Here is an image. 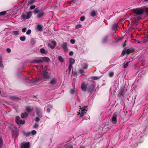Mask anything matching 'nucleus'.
<instances>
[{"instance_id": "1", "label": "nucleus", "mask_w": 148, "mask_h": 148, "mask_svg": "<svg viewBox=\"0 0 148 148\" xmlns=\"http://www.w3.org/2000/svg\"><path fill=\"white\" fill-rule=\"evenodd\" d=\"M132 11L134 14L139 16H141L144 12V10L142 8H137L133 9Z\"/></svg>"}, {"instance_id": "2", "label": "nucleus", "mask_w": 148, "mask_h": 148, "mask_svg": "<svg viewBox=\"0 0 148 148\" xmlns=\"http://www.w3.org/2000/svg\"><path fill=\"white\" fill-rule=\"evenodd\" d=\"M135 49L134 48H130L127 49L126 48H125L122 51L121 56H123L126 54L128 55L130 53L135 52Z\"/></svg>"}, {"instance_id": "3", "label": "nucleus", "mask_w": 148, "mask_h": 148, "mask_svg": "<svg viewBox=\"0 0 148 148\" xmlns=\"http://www.w3.org/2000/svg\"><path fill=\"white\" fill-rule=\"evenodd\" d=\"M35 111L38 116L42 118L43 116V112L41 108L36 106L35 108Z\"/></svg>"}, {"instance_id": "4", "label": "nucleus", "mask_w": 148, "mask_h": 148, "mask_svg": "<svg viewBox=\"0 0 148 148\" xmlns=\"http://www.w3.org/2000/svg\"><path fill=\"white\" fill-rule=\"evenodd\" d=\"M87 107L86 106H84L82 108H80L79 111L78 112V115L79 114L81 117H82L84 116V113H86V111H87L86 109V108Z\"/></svg>"}, {"instance_id": "5", "label": "nucleus", "mask_w": 148, "mask_h": 148, "mask_svg": "<svg viewBox=\"0 0 148 148\" xmlns=\"http://www.w3.org/2000/svg\"><path fill=\"white\" fill-rule=\"evenodd\" d=\"M32 12H29L27 14L26 16L25 14L23 13L21 15V18L23 19L24 20H25L26 19H29L31 17L32 15Z\"/></svg>"}, {"instance_id": "6", "label": "nucleus", "mask_w": 148, "mask_h": 148, "mask_svg": "<svg viewBox=\"0 0 148 148\" xmlns=\"http://www.w3.org/2000/svg\"><path fill=\"white\" fill-rule=\"evenodd\" d=\"M42 76L45 79H48L50 77V74L47 71H42Z\"/></svg>"}, {"instance_id": "7", "label": "nucleus", "mask_w": 148, "mask_h": 148, "mask_svg": "<svg viewBox=\"0 0 148 148\" xmlns=\"http://www.w3.org/2000/svg\"><path fill=\"white\" fill-rule=\"evenodd\" d=\"M125 89L124 88H122L118 90V94L117 95L118 97H124V92Z\"/></svg>"}, {"instance_id": "8", "label": "nucleus", "mask_w": 148, "mask_h": 148, "mask_svg": "<svg viewBox=\"0 0 148 148\" xmlns=\"http://www.w3.org/2000/svg\"><path fill=\"white\" fill-rule=\"evenodd\" d=\"M117 115L115 114L112 115L110 120L112 124H115L117 122Z\"/></svg>"}, {"instance_id": "9", "label": "nucleus", "mask_w": 148, "mask_h": 148, "mask_svg": "<svg viewBox=\"0 0 148 148\" xmlns=\"http://www.w3.org/2000/svg\"><path fill=\"white\" fill-rule=\"evenodd\" d=\"M30 146V143L29 142H27L22 144L21 146V148H29Z\"/></svg>"}, {"instance_id": "10", "label": "nucleus", "mask_w": 148, "mask_h": 148, "mask_svg": "<svg viewBox=\"0 0 148 148\" xmlns=\"http://www.w3.org/2000/svg\"><path fill=\"white\" fill-rule=\"evenodd\" d=\"M94 85L92 84L89 85L87 86V90L89 92H91L93 90Z\"/></svg>"}, {"instance_id": "11", "label": "nucleus", "mask_w": 148, "mask_h": 148, "mask_svg": "<svg viewBox=\"0 0 148 148\" xmlns=\"http://www.w3.org/2000/svg\"><path fill=\"white\" fill-rule=\"evenodd\" d=\"M73 144L72 143L67 144L65 145V148H73Z\"/></svg>"}, {"instance_id": "12", "label": "nucleus", "mask_w": 148, "mask_h": 148, "mask_svg": "<svg viewBox=\"0 0 148 148\" xmlns=\"http://www.w3.org/2000/svg\"><path fill=\"white\" fill-rule=\"evenodd\" d=\"M108 38V36H105L101 40V43H107Z\"/></svg>"}, {"instance_id": "13", "label": "nucleus", "mask_w": 148, "mask_h": 148, "mask_svg": "<svg viewBox=\"0 0 148 148\" xmlns=\"http://www.w3.org/2000/svg\"><path fill=\"white\" fill-rule=\"evenodd\" d=\"M9 98L13 101H18L20 100V98L15 96H9Z\"/></svg>"}, {"instance_id": "14", "label": "nucleus", "mask_w": 148, "mask_h": 148, "mask_svg": "<svg viewBox=\"0 0 148 148\" xmlns=\"http://www.w3.org/2000/svg\"><path fill=\"white\" fill-rule=\"evenodd\" d=\"M57 83L56 79L55 78H53L50 81V84L52 85H55Z\"/></svg>"}, {"instance_id": "15", "label": "nucleus", "mask_w": 148, "mask_h": 148, "mask_svg": "<svg viewBox=\"0 0 148 148\" xmlns=\"http://www.w3.org/2000/svg\"><path fill=\"white\" fill-rule=\"evenodd\" d=\"M26 110L28 112L30 113L33 110V108L32 107L28 106L26 108Z\"/></svg>"}, {"instance_id": "16", "label": "nucleus", "mask_w": 148, "mask_h": 148, "mask_svg": "<svg viewBox=\"0 0 148 148\" xmlns=\"http://www.w3.org/2000/svg\"><path fill=\"white\" fill-rule=\"evenodd\" d=\"M112 29L116 31L118 29V24L117 23L114 24L112 26Z\"/></svg>"}, {"instance_id": "17", "label": "nucleus", "mask_w": 148, "mask_h": 148, "mask_svg": "<svg viewBox=\"0 0 148 148\" xmlns=\"http://www.w3.org/2000/svg\"><path fill=\"white\" fill-rule=\"evenodd\" d=\"M81 89L84 91H85L87 89V88L84 83H83L81 85Z\"/></svg>"}, {"instance_id": "18", "label": "nucleus", "mask_w": 148, "mask_h": 148, "mask_svg": "<svg viewBox=\"0 0 148 148\" xmlns=\"http://www.w3.org/2000/svg\"><path fill=\"white\" fill-rule=\"evenodd\" d=\"M35 2L36 0H29L27 3V6H29L30 5L33 4Z\"/></svg>"}, {"instance_id": "19", "label": "nucleus", "mask_w": 148, "mask_h": 148, "mask_svg": "<svg viewBox=\"0 0 148 148\" xmlns=\"http://www.w3.org/2000/svg\"><path fill=\"white\" fill-rule=\"evenodd\" d=\"M40 52L42 54H46L48 52L47 50H46L44 48H42L40 49Z\"/></svg>"}, {"instance_id": "20", "label": "nucleus", "mask_w": 148, "mask_h": 148, "mask_svg": "<svg viewBox=\"0 0 148 148\" xmlns=\"http://www.w3.org/2000/svg\"><path fill=\"white\" fill-rule=\"evenodd\" d=\"M28 115V114L26 112L22 113L21 114V117L22 118L27 117Z\"/></svg>"}, {"instance_id": "21", "label": "nucleus", "mask_w": 148, "mask_h": 148, "mask_svg": "<svg viewBox=\"0 0 148 148\" xmlns=\"http://www.w3.org/2000/svg\"><path fill=\"white\" fill-rule=\"evenodd\" d=\"M43 61L41 60H34L33 62L35 63H41Z\"/></svg>"}, {"instance_id": "22", "label": "nucleus", "mask_w": 148, "mask_h": 148, "mask_svg": "<svg viewBox=\"0 0 148 148\" xmlns=\"http://www.w3.org/2000/svg\"><path fill=\"white\" fill-rule=\"evenodd\" d=\"M47 111L48 113H49L50 112L51 109H52L53 108L52 106L50 105H48L47 106Z\"/></svg>"}, {"instance_id": "23", "label": "nucleus", "mask_w": 148, "mask_h": 148, "mask_svg": "<svg viewBox=\"0 0 148 148\" xmlns=\"http://www.w3.org/2000/svg\"><path fill=\"white\" fill-rule=\"evenodd\" d=\"M36 39L32 38L30 41V43L31 45H33L36 43V41L35 40Z\"/></svg>"}, {"instance_id": "24", "label": "nucleus", "mask_w": 148, "mask_h": 148, "mask_svg": "<svg viewBox=\"0 0 148 148\" xmlns=\"http://www.w3.org/2000/svg\"><path fill=\"white\" fill-rule=\"evenodd\" d=\"M44 14V12H40L37 15V17L38 18H41Z\"/></svg>"}, {"instance_id": "25", "label": "nucleus", "mask_w": 148, "mask_h": 148, "mask_svg": "<svg viewBox=\"0 0 148 148\" xmlns=\"http://www.w3.org/2000/svg\"><path fill=\"white\" fill-rule=\"evenodd\" d=\"M41 58L46 62H48L50 61L49 58L47 57H42Z\"/></svg>"}, {"instance_id": "26", "label": "nucleus", "mask_w": 148, "mask_h": 148, "mask_svg": "<svg viewBox=\"0 0 148 148\" xmlns=\"http://www.w3.org/2000/svg\"><path fill=\"white\" fill-rule=\"evenodd\" d=\"M97 13L95 11H92L90 13V15L92 17H94L96 15Z\"/></svg>"}, {"instance_id": "27", "label": "nucleus", "mask_w": 148, "mask_h": 148, "mask_svg": "<svg viewBox=\"0 0 148 148\" xmlns=\"http://www.w3.org/2000/svg\"><path fill=\"white\" fill-rule=\"evenodd\" d=\"M0 67L2 69L4 68V66L2 63V58L1 56H0Z\"/></svg>"}, {"instance_id": "28", "label": "nucleus", "mask_w": 148, "mask_h": 148, "mask_svg": "<svg viewBox=\"0 0 148 148\" xmlns=\"http://www.w3.org/2000/svg\"><path fill=\"white\" fill-rule=\"evenodd\" d=\"M37 29L39 31H41L42 29V27L40 25H38L37 26Z\"/></svg>"}, {"instance_id": "29", "label": "nucleus", "mask_w": 148, "mask_h": 148, "mask_svg": "<svg viewBox=\"0 0 148 148\" xmlns=\"http://www.w3.org/2000/svg\"><path fill=\"white\" fill-rule=\"evenodd\" d=\"M20 120V118L19 116H16V117L15 121L17 124H18Z\"/></svg>"}, {"instance_id": "30", "label": "nucleus", "mask_w": 148, "mask_h": 148, "mask_svg": "<svg viewBox=\"0 0 148 148\" xmlns=\"http://www.w3.org/2000/svg\"><path fill=\"white\" fill-rule=\"evenodd\" d=\"M75 62V60L74 59L71 58L70 59V64L72 65L73 64H74Z\"/></svg>"}, {"instance_id": "31", "label": "nucleus", "mask_w": 148, "mask_h": 148, "mask_svg": "<svg viewBox=\"0 0 148 148\" xmlns=\"http://www.w3.org/2000/svg\"><path fill=\"white\" fill-rule=\"evenodd\" d=\"M23 133L26 136H29L31 134V133L30 132H23Z\"/></svg>"}, {"instance_id": "32", "label": "nucleus", "mask_w": 148, "mask_h": 148, "mask_svg": "<svg viewBox=\"0 0 148 148\" xmlns=\"http://www.w3.org/2000/svg\"><path fill=\"white\" fill-rule=\"evenodd\" d=\"M91 79L94 80H96L99 79L100 77L97 76H92L91 77Z\"/></svg>"}, {"instance_id": "33", "label": "nucleus", "mask_w": 148, "mask_h": 148, "mask_svg": "<svg viewBox=\"0 0 148 148\" xmlns=\"http://www.w3.org/2000/svg\"><path fill=\"white\" fill-rule=\"evenodd\" d=\"M39 10H38V8H36L33 11V12L35 14H36L39 12Z\"/></svg>"}, {"instance_id": "34", "label": "nucleus", "mask_w": 148, "mask_h": 148, "mask_svg": "<svg viewBox=\"0 0 148 148\" xmlns=\"http://www.w3.org/2000/svg\"><path fill=\"white\" fill-rule=\"evenodd\" d=\"M13 33V34L16 36H18L19 34V31H14Z\"/></svg>"}, {"instance_id": "35", "label": "nucleus", "mask_w": 148, "mask_h": 148, "mask_svg": "<svg viewBox=\"0 0 148 148\" xmlns=\"http://www.w3.org/2000/svg\"><path fill=\"white\" fill-rule=\"evenodd\" d=\"M3 145V140L2 138L0 137V148H2Z\"/></svg>"}, {"instance_id": "36", "label": "nucleus", "mask_w": 148, "mask_h": 148, "mask_svg": "<svg viewBox=\"0 0 148 148\" xmlns=\"http://www.w3.org/2000/svg\"><path fill=\"white\" fill-rule=\"evenodd\" d=\"M143 9V10H144V12H146V14L148 15V8H145Z\"/></svg>"}, {"instance_id": "37", "label": "nucleus", "mask_w": 148, "mask_h": 148, "mask_svg": "<svg viewBox=\"0 0 148 148\" xmlns=\"http://www.w3.org/2000/svg\"><path fill=\"white\" fill-rule=\"evenodd\" d=\"M6 11H4L0 12V16H5L6 15Z\"/></svg>"}, {"instance_id": "38", "label": "nucleus", "mask_w": 148, "mask_h": 148, "mask_svg": "<svg viewBox=\"0 0 148 148\" xmlns=\"http://www.w3.org/2000/svg\"><path fill=\"white\" fill-rule=\"evenodd\" d=\"M20 40L22 41H24L25 40L26 38L25 36H21L20 37Z\"/></svg>"}, {"instance_id": "39", "label": "nucleus", "mask_w": 148, "mask_h": 148, "mask_svg": "<svg viewBox=\"0 0 148 148\" xmlns=\"http://www.w3.org/2000/svg\"><path fill=\"white\" fill-rule=\"evenodd\" d=\"M130 61L127 62H126L125 64L123 65V68H127V66H128L130 62Z\"/></svg>"}, {"instance_id": "40", "label": "nucleus", "mask_w": 148, "mask_h": 148, "mask_svg": "<svg viewBox=\"0 0 148 148\" xmlns=\"http://www.w3.org/2000/svg\"><path fill=\"white\" fill-rule=\"evenodd\" d=\"M25 120H20L19 121L18 124H23L25 123Z\"/></svg>"}, {"instance_id": "41", "label": "nucleus", "mask_w": 148, "mask_h": 148, "mask_svg": "<svg viewBox=\"0 0 148 148\" xmlns=\"http://www.w3.org/2000/svg\"><path fill=\"white\" fill-rule=\"evenodd\" d=\"M58 60L61 62H63L64 61V60L62 58L61 56H59L58 57Z\"/></svg>"}, {"instance_id": "42", "label": "nucleus", "mask_w": 148, "mask_h": 148, "mask_svg": "<svg viewBox=\"0 0 148 148\" xmlns=\"http://www.w3.org/2000/svg\"><path fill=\"white\" fill-rule=\"evenodd\" d=\"M114 75V73L113 72H110L109 73V76L110 77H112Z\"/></svg>"}, {"instance_id": "43", "label": "nucleus", "mask_w": 148, "mask_h": 148, "mask_svg": "<svg viewBox=\"0 0 148 148\" xmlns=\"http://www.w3.org/2000/svg\"><path fill=\"white\" fill-rule=\"evenodd\" d=\"M83 69H79V72L81 74H82L85 72L83 70Z\"/></svg>"}, {"instance_id": "44", "label": "nucleus", "mask_w": 148, "mask_h": 148, "mask_svg": "<svg viewBox=\"0 0 148 148\" xmlns=\"http://www.w3.org/2000/svg\"><path fill=\"white\" fill-rule=\"evenodd\" d=\"M85 66L84 67H82V69H86L87 68L88 66V64L86 63L84 64Z\"/></svg>"}, {"instance_id": "45", "label": "nucleus", "mask_w": 148, "mask_h": 148, "mask_svg": "<svg viewBox=\"0 0 148 148\" xmlns=\"http://www.w3.org/2000/svg\"><path fill=\"white\" fill-rule=\"evenodd\" d=\"M82 26V25L80 24H78L76 25L75 28L76 29H78Z\"/></svg>"}, {"instance_id": "46", "label": "nucleus", "mask_w": 148, "mask_h": 148, "mask_svg": "<svg viewBox=\"0 0 148 148\" xmlns=\"http://www.w3.org/2000/svg\"><path fill=\"white\" fill-rule=\"evenodd\" d=\"M40 118H41L40 117H36L35 118V121L37 122H38L40 120Z\"/></svg>"}, {"instance_id": "47", "label": "nucleus", "mask_w": 148, "mask_h": 148, "mask_svg": "<svg viewBox=\"0 0 148 148\" xmlns=\"http://www.w3.org/2000/svg\"><path fill=\"white\" fill-rule=\"evenodd\" d=\"M85 19V17L84 16H82L81 17V18H80V20L81 21H83Z\"/></svg>"}, {"instance_id": "48", "label": "nucleus", "mask_w": 148, "mask_h": 148, "mask_svg": "<svg viewBox=\"0 0 148 148\" xmlns=\"http://www.w3.org/2000/svg\"><path fill=\"white\" fill-rule=\"evenodd\" d=\"M51 43L54 46H55L56 45V42L55 41L52 40Z\"/></svg>"}, {"instance_id": "49", "label": "nucleus", "mask_w": 148, "mask_h": 148, "mask_svg": "<svg viewBox=\"0 0 148 148\" xmlns=\"http://www.w3.org/2000/svg\"><path fill=\"white\" fill-rule=\"evenodd\" d=\"M31 33V30L30 29H29L26 32V33L27 35H29Z\"/></svg>"}, {"instance_id": "50", "label": "nucleus", "mask_w": 148, "mask_h": 148, "mask_svg": "<svg viewBox=\"0 0 148 148\" xmlns=\"http://www.w3.org/2000/svg\"><path fill=\"white\" fill-rule=\"evenodd\" d=\"M72 67V65L71 64H69V72L70 73L71 71V69Z\"/></svg>"}, {"instance_id": "51", "label": "nucleus", "mask_w": 148, "mask_h": 148, "mask_svg": "<svg viewBox=\"0 0 148 148\" xmlns=\"http://www.w3.org/2000/svg\"><path fill=\"white\" fill-rule=\"evenodd\" d=\"M70 42L71 44H74L75 42V40L73 39H72L70 40Z\"/></svg>"}, {"instance_id": "52", "label": "nucleus", "mask_w": 148, "mask_h": 148, "mask_svg": "<svg viewBox=\"0 0 148 148\" xmlns=\"http://www.w3.org/2000/svg\"><path fill=\"white\" fill-rule=\"evenodd\" d=\"M36 131L35 130H32L31 132V133L33 135H34L36 134Z\"/></svg>"}, {"instance_id": "53", "label": "nucleus", "mask_w": 148, "mask_h": 148, "mask_svg": "<svg viewBox=\"0 0 148 148\" xmlns=\"http://www.w3.org/2000/svg\"><path fill=\"white\" fill-rule=\"evenodd\" d=\"M38 126V125L37 123H35L33 126V127L34 128H36Z\"/></svg>"}, {"instance_id": "54", "label": "nucleus", "mask_w": 148, "mask_h": 148, "mask_svg": "<svg viewBox=\"0 0 148 148\" xmlns=\"http://www.w3.org/2000/svg\"><path fill=\"white\" fill-rule=\"evenodd\" d=\"M35 5H32L30 7V8L31 10L34 9L35 8Z\"/></svg>"}, {"instance_id": "55", "label": "nucleus", "mask_w": 148, "mask_h": 148, "mask_svg": "<svg viewBox=\"0 0 148 148\" xmlns=\"http://www.w3.org/2000/svg\"><path fill=\"white\" fill-rule=\"evenodd\" d=\"M72 74L74 76H76L77 75V73L76 72H73L72 71Z\"/></svg>"}, {"instance_id": "56", "label": "nucleus", "mask_w": 148, "mask_h": 148, "mask_svg": "<svg viewBox=\"0 0 148 148\" xmlns=\"http://www.w3.org/2000/svg\"><path fill=\"white\" fill-rule=\"evenodd\" d=\"M26 28L25 27L23 28L22 29V31L23 32H26Z\"/></svg>"}, {"instance_id": "57", "label": "nucleus", "mask_w": 148, "mask_h": 148, "mask_svg": "<svg viewBox=\"0 0 148 148\" xmlns=\"http://www.w3.org/2000/svg\"><path fill=\"white\" fill-rule=\"evenodd\" d=\"M73 52L72 51H71L69 52V55L70 56H72L73 55Z\"/></svg>"}, {"instance_id": "58", "label": "nucleus", "mask_w": 148, "mask_h": 148, "mask_svg": "<svg viewBox=\"0 0 148 148\" xmlns=\"http://www.w3.org/2000/svg\"><path fill=\"white\" fill-rule=\"evenodd\" d=\"M70 92L71 94H73L75 92V90L73 89H72L71 90Z\"/></svg>"}, {"instance_id": "59", "label": "nucleus", "mask_w": 148, "mask_h": 148, "mask_svg": "<svg viewBox=\"0 0 148 148\" xmlns=\"http://www.w3.org/2000/svg\"><path fill=\"white\" fill-rule=\"evenodd\" d=\"M67 45V43L66 42H64L62 46H66Z\"/></svg>"}, {"instance_id": "60", "label": "nucleus", "mask_w": 148, "mask_h": 148, "mask_svg": "<svg viewBox=\"0 0 148 148\" xmlns=\"http://www.w3.org/2000/svg\"><path fill=\"white\" fill-rule=\"evenodd\" d=\"M63 49L66 52L67 51V47H63Z\"/></svg>"}, {"instance_id": "61", "label": "nucleus", "mask_w": 148, "mask_h": 148, "mask_svg": "<svg viewBox=\"0 0 148 148\" xmlns=\"http://www.w3.org/2000/svg\"><path fill=\"white\" fill-rule=\"evenodd\" d=\"M6 51L8 53H10L11 52V50L10 48H8L6 49Z\"/></svg>"}, {"instance_id": "62", "label": "nucleus", "mask_w": 148, "mask_h": 148, "mask_svg": "<svg viewBox=\"0 0 148 148\" xmlns=\"http://www.w3.org/2000/svg\"><path fill=\"white\" fill-rule=\"evenodd\" d=\"M123 38V37H122V38H121V37H119L118 38V40H117L118 41H120V40H121Z\"/></svg>"}, {"instance_id": "63", "label": "nucleus", "mask_w": 148, "mask_h": 148, "mask_svg": "<svg viewBox=\"0 0 148 148\" xmlns=\"http://www.w3.org/2000/svg\"><path fill=\"white\" fill-rule=\"evenodd\" d=\"M47 69L46 68V67H44V68H43V71H47Z\"/></svg>"}, {"instance_id": "64", "label": "nucleus", "mask_w": 148, "mask_h": 148, "mask_svg": "<svg viewBox=\"0 0 148 148\" xmlns=\"http://www.w3.org/2000/svg\"><path fill=\"white\" fill-rule=\"evenodd\" d=\"M79 148H85V147L84 146H80Z\"/></svg>"}]
</instances>
